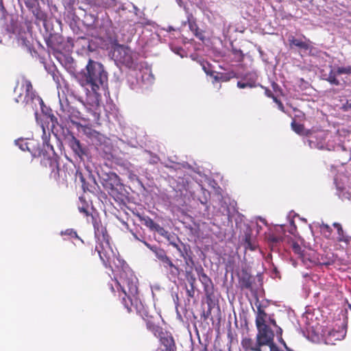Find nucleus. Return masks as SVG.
<instances>
[{"mask_svg":"<svg viewBox=\"0 0 351 351\" xmlns=\"http://www.w3.org/2000/svg\"><path fill=\"white\" fill-rule=\"evenodd\" d=\"M319 228H320L321 232L324 235V237L328 238L330 236L331 232H332V229L328 225L322 223L319 225Z\"/></svg>","mask_w":351,"mask_h":351,"instance_id":"obj_24","label":"nucleus"},{"mask_svg":"<svg viewBox=\"0 0 351 351\" xmlns=\"http://www.w3.org/2000/svg\"><path fill=\"white\" fill-rule=\"evenodd\" d=\"M149 327L151 329V326H149ZM152 330L154 335L160 339L162 344L157 351H174L173 349V339L171 336L164 333L158 326H153Z\"/></svg>","mask_w":351,"mask_h":351,"instance_id":"obj_8","label":"nucleus"},{"mask_svg":"<svg viewBox=\"0 0 351 351\" xmlns=\"http://www.w3.org/2000/svg\"><path fill=\"white\" fill-rule=\"evenodd\" d=\"M134 237L136 238V239L138 240V238L134 234Z\"/></svg>","mask_w":351,"mask_h":351,"instance_id":"obj_50","label":"nucleus"},{"mask_svg":"<svg viewBox=\"0 0 351 351\" xmlns=\"http://www.w3.org/2000/svg\"><path fill=\"white\" fill-rule=\"evenodd\" d=\"M333 226L335 227L337 229L339 228V227H341V226L339 223H334Z\"/></svg>","mask_w":351,"mask_h":351,"instance_id":"obj_44","label":"nucleus"},{"mask_svg":"<svg viewBox=\"0 0 351 351\" xmlns=\"http://www.w3.org/2000/svg\"><path fill=\"white\" fill-rule=\"evenodd\" d=\"M266 94H267V95L268 97H271L272 98H273V97H274V96H273L270 93H269V91H268V90H266Z\"/></svg>","mask_w":351,"mask_h":351,"instance_id":"obj_46","label":"nucleus"},{"mask_svg":"<svg viewBox=\"0 0 351 351\" xmlns=\"http://www.w3.org/2000/svg\"><path fill=\"white\" fill-rule=\"evenodd\" d=\"M19 3H20V0H19Z\"/></svg>","mask_w":351,"mask_h":351,"instance_id":"obj_53","label":"nucleus"},{"mask_svg":"<svg viewBox=\"0 0 351 351\" xmlns=\"http://www.w3.org/2000/svg\"><path fill=\"white\" fill-rule=\"evenodd\" d=\"M70 146L76 154L80 156L84 153L80 141L75 137L70 141Z\"/></svg>","mask_w":351,"mask_h":351,"instance_id":"obj_19","label":"nucleus"},{"mask_svg":"<svg viewBox=\"0 0 351 351\" xmlns=\"http://www.w3.org/2000/svg\"><path fill=\"white\" fill-rule=\"evenodd\" d=\"M259 343L263 348L272 345L274 338V332L271 328H257V334L256 336Z\"/></svg>","mask_w":351,"mask_h":351,"instance_id":"obj_10","label":"nucleus"},{"mask_svg":"<svg viewBox=\"0 0 351 351\" xmlns=\"http://www.w3.org/2000/svg\"><path fill=\"white\" fill-rule=\"evenodd\" d=\"M273 99L278 104V108L281 111H284V106H283L282 104L279 100H278V99L275 97H273Z\"/></svg>","mask_w":351,"mask_h":351,"instance_id":"obj_32","label":"nucleus"},{"mask_svg":"<svg viewBox=\"0 0 351 351\" xmlns=\"http://www.w3.org/2000/svg\"><path fill=\"white\" fill-rule=\"evenodd\" d=\"M70 73L86 92L85 102L88 110H95L99 106L101 91L105 89L108 82V74L104 66L89 60L85 71L75 73L71 70Z\"/></svg>","mask_w":351,"mask_h":351,"instance_id":"obj_2","label":"nucleus"},{"mask_svg":"<svg viewBox=\"0 0 351 351\" xmlns=\"http://www.w3.org/2000/svg\"><path fill=\"white\" fill-rule=\"evenodd\" d=\"M112 56L117 65H123L131 69L138 67L137 53L124 45H116L112 52Z\"/></svg>","mask_w":351,"mask_h":351,"instance_id":"obj_3","label":"nucleus"},{"mask_svg":"<svg viewBox=\"0 0 351 351\" xmlns=\"http://www.w3.org/2000/svg\"><path fill=\"white\" fill-rule=\"evenodd\" d=\"M337 232H338V234H339V240L340 241H344L346 243H348L349 242V240L348 239L346 238L343 234V229H342V227H339V228H337Z\"/></svg>","mask_w":351,"mask_h":351,"instance_id":"obj_30","label":"nucleus"},{"mask_svg":"<svg viewBox=\"0 0 351 351\" xmlns=\"http://www.w3.org/2000/svg\"><path fill=\"white\" fill-rule=\"evenodd\" d=\"M141 81L142 85H145L146 87L152 85L154 82V77L150 69L145 68L141 70Z\"/></svg>","mask_w":351,"mask_h":351,"instance_id":"obj_15","label":"nucleus"},{"mask_svg":"<svg viewBox=\"0 0 351 351\" xmlns=\"http://www.w3.org/2000/svg\"><path fill=\"white\" fill-rule=\"evenodd\" d=\"M329 134V132L325 130L311 133L308 140L309 146L311 148L318 149L332 150L334 147L333 145H332L329 141H326Z\"/></svg>","mask_w":351,"mask_h":351,"instance_id":"obj_6","label":"nucleus"},{"mask_svg":"<svg viewBox=\"0 0 351 351\" xmlns=\"http://www.w3.org/2000/svg\"><path fill=\"white\" fill-rule=\"evenodd\" d=\"M292 250L295 254H298L300 258H303L302 247L299 244L293 243L292 244Z\"/></svg>","mask_w":351,"mask_h":351,"instance_id":"obj_27","label":"nucleus"},{"mask_svg":"<svg viewBox=\"0 0 351 351\" xmlns=\"http://www.w3.org/2000/svg\"><path fill=\"white\" fill-rule=\"evenodd\" d=\"M288 41L291 46H295L300 49L311 52V42L304 38V40L300 38H296L293 36H290L288 38Z\"/></svg>","mask_w":351,"mask_h":351,"instance_id":"obj_13","label":"nucleus"},{"mask_svg":"<svg viewBox=\"0 0 351 351\" xmlns=\"http://www.w3.org/2000/svg\"><path fill=\"white\" fill-rule=\"evenodd\" d=\"M21 141V138H18V139L15 140L14 143L16 145L19 146V147L20 149H22V145L20 143Z\"/></svg>","mask_w":351,"mask_h":351,"instance_id":"obj_37","label":"nucleus"},{"mask_svg":"<svg viewBox=\"0 0 351 351\" xmlns=\"http://www.w3.org/2000/svg\"><path fill=\"white\" fill-rule=\"evenodd\" d=\"M337 75H339L337 73V69H334L331 67L328 73L322 74V78L328 81L330 84L337 86L339 84V81L337 79Z\"/></svg>","mask_w":351,"mask_h":351,"instance_id":"obj_17","label":"nucleus"},{"mask_svg":"<svg viewBox=\"0 0 351 351\" xmlns=\"http://www.w3.org/2000/svg\"><path fill=\"white\" fill-rule=\"evenodd\" d=\"M257 74L255 72H252L245 74L243 79L247 82H252L253 88L256 86V82L257 80Z\"/></svg>","mask_w":351,"mask_h":351,"instance_id":"obj_22","label":"nucleus"},{"mask_svg":"<svg viewBox=\"0 0 351 351\" xmlns=\"http://www.w3.org/2000/svg\"><path fill=\"white\" fill-rule=\"evenodd\" d=\"M350 308L351 309V304H350Z\"/></svg>","mask_w":351,"mask_h":351,"instance_id":"obj_52","label":"nucleus"},{"mask_svg":"<svg viewBox=\"0 0 351 351\" xmlns=\"http://www.w3.org/2000/svg\"><path fill=\"white\" fill-rule=\"evenodd\" d=\"M42 150L39 143L34 139L29 140L25 143V148L23 147V157L31 156L36 158L40 156Z\"/></svg>","mask_w":351,"mask_h":351,"instance_id":"obj_11","label":"nucleus"},{"mask_svg":"<svg viewBox=\"0 0 351 351\" xmlns=\"http://www.w3.org/2000/svg\"><path fill=\"white\" fill-rule=\"evenodd\" d=\"M160 262L162 265L165 269L169 270V275L170 276V278H176L178 276V275L180 274L179 268L172 263V261L168 256L165 257V259L161 261Z\"/></svg>","mask_w":351,"mask_h":351,"instance_id":"obj_14","label":"nucleus"},{"mask_svg":"<svg viewBox=\"0 0 351 351\" xmlns=\"http://www.w3.org/2000/svg\"><path fill=\"white\" fill-rule=\"evenodd\" d=\"M341 198L342 199L347 198L351 201V196L350 195V194L343 193Z\"/></svg>","mask_w":351,"mask_h":351,"instance_id":"obj_41","label":"nucleus"},{"mask_svg":"<svg viewBox=\"0 0 351 351\" xmlns=\"http://www.w3.org/2000/svg\"><path fill=\"white\" fill-rule=\"evenodd\" d=\"M187 23L191 31H192L193 33L198 31L197 25L195 23V19L191 14L187 13Z\"/></svg>","mask_w":351,"mask_h":351,"instance_id":"obj_21","label":"nucleus"},{"mask_svg":"<svg viewBox=\"0 0 351 351\" xmlns=\"http://www.w3.org/2000/svg\"><path fill=\"white\" fill-rule=\"evenodd\" d=\"M144 244L149 248L152 251V249H156L157 247L156 246H152L151 245H149L148 243H147L146 241H143Z\"/></svg>","mask_w":351,"mask_h":351,"instance_id":"obj_38","label":"nucleus"},{"mask_svg":"<svg viewBox=\"0 0 351 351\" xmlns=\"http://www.w3.org/2000/svg\"><path fill=\"white\" fill-rule=\"evenodd\" d=\"M153 223H154V222H153V221L151 219L148 218L146 220V225L147 226H151Z\"/></svg>","mask_w":351,"mask_h":351,"instance_id":"obj_40","label":"nucleus"},{"mask_svg":"<svg viewBox=\"0 0 351 351\" xmlns=\"http://www.w3.org/2000/svg\"><path fill=\"white\" fill-rule=\"evenodd\" d=\"M0 10L2 12L3 14L4 13L5 8L3 6V0H0Z\"/></svg>","mask_w":351,"mask_h":351,"instance_id":"obj_39","label":"nucleus"},{"mask_svg":"<svg viewBox=\"0 0 351 351\" xmlns=\"http://www.w3.org/2000/svg\"><path fill=\"white\" fill-rule=\"evenodd\" d=\"M241 345L245 351H263V346L259 343L256 337L255 339L248 337H243Z\"/></svg>","mask_w":351,"mask_h":351,"instance_id":"obj_12","label":"nucleus"},{"mask_svg":"<svg viewBox=\"0 0 351 351\" xmlns=\"http://www.w3.org/2000/svg\"><path fill=\"white\" fill-rule=\"evenodd\" d=\"M291 128L293 130L298 134L303 135L305 134L304 127L300 123L293 121L291 123Z\"/></svg>","mask_w":351,"mask_h":351,"instance_id":"obj_23","label":"nucleus"},{"mask_svg":"<svg viewBox=\"0 0 351 351\" xmlns=\"http://www.w3.org/2000/svg\"><path fill=\"white\" fill-rule=\"evenodd\" d=\"M152 252H154L156 258L160 261H162L167 257V254L162 249L157 247L156 249H152Z\"/></svg>","mask_w":351,"mask_h":351,"instance_id":"obj_25","label":"nucleus"},{"mask_svg":"<svg viewBox=\"0 0 351 351\" xmlns=\"http://www.w3.org/2000/svg\"><path fill=\"white\" fill-rule=\"evenodd\" d=\"M255 322L256 328H271V326H273L279 341L285 343L282 339V329L276 324L274 316L266 313L260 306L257 307Z\"/></svg>","mask_w":351,"mask_h":351,"instance_id":"obj_4","label":"nucleus"},{"mask_svg":"<svg viewBox=\"0 0 351 351\" xmlns=\"http://www.w3.org/2000/svg\"><path fill=\"white\" fill-rule=\"evenodd\" d=\"M337 73L338 75L351 74V66L337 67Z\"/></svg>","mask_w":351,"mask_h":351,"instance_id":"obj_26","label":"nucleus"},{"mask_svg":"<svg viewBox=\"0 0 351 351\" xmlns=\"http://www.w3.org/2000/svg\"><path fill=\"white\" fill-rule=\"evenodd\" d=\"M171 244H172L174 247H176L179 251H180V248H178V245H177V244L174 243H172Z\"/></svg>","mask_w":351,"mask_h":351,"instance_id":"obj_47","label":"nucleus"},{"mask_svg":"<svg viewBox=\"0 0 351 351\" xmlns=\"http://www.w3.org/2000/svg\"><path fill=\"white\" fill-rule=\"evenodd\" d=\"M193 187H189L186 191H189L191 196L193 199H197L202 205L205 206V212H208V206L207 205L208 198L210 196L209 192L202 187L200 185H197V189L195 191H191Z\"/></svg>","mask_w":351,"mask_h":351,"instance_id":"obj_9","label":"nucleus"},{"mask_svg":"<svg viewBox=\"0 0 351 351\" xmlns=\"http://www.w3.org/2000/svg\"><path fill=\"white\" fill-rule=\"evenodd\" d=\"M21 92H19V96H18V97H17V98H16V99H15V101H16V103H19V97H21Z\"/></svg>","mask_w":351,"mask_h":351,"instance_id":"obj_45","label":"nucleus"},{"mask_svg":"<svg viewBox=\"0 0 351 351\" xmlns=\"http://www.w3.org/2000/svg\"><path fill=\"white\" fill-rule=\"evenodd\" d=\"M172 50L177 54H178L179 56H180L181 57H183V54L182 53L184 52V50L182 49V48H178V47H176L174 49H172Z\"/></svg>","mask_w":351,"mask_h":351,"instance_id":"obj_33","label":"nucleus"},{"mask_svg":"<svg viewBox=\"0 0 351 351\" xmlns=\"http://www.w3.org/2000/svg\"><path fill=\"white\" fill-rule=\"evenodd\" d=\"M90 218L95 229V250L104 264L106 267L108 265L112 269L114 276L110 284L111 290L119 293V297L121 298L122 303L128 312H139L143 305L136 296L137 278L125 262L113 250L106 228L93 215H91Z\"/></svg>","mask_w":351,"mask_h":351,"instance_id":"obj_1","label":"nucleus"},{"mask_svg":"<svg viewBox=\"0 0 351 351\" xmlns=\"http://www.w3.org/2000/svg\"><path fill=\"white\" fill-rule=\"evenodd\" d=\"M199 280L204 285V288L206 289L211 284V280L209 277L204 272L203 269L200 267L197 269Z\"/></svg>","mask_w":351,"mask_h":351,"instance_id":"obj_18","label":"nucleus"},{"mask_svg":"<svg viewBox=\"0 0 351 351\" xmlns=\"http://www.w3.org/2000/svg\"><path fill=\"white\" fill-rule=\"evenodd\" d=\"M95 3L104 8H114L116 6V0H95Z\"/></svg>","mask_w":351,"mask_h":351,"instance_id":"obj_20","label":"nucleus"},{"mask_svg":"<svg viewBox=\"0 0 351 351\" xmlns=\"http://www.w3.org/2000/svg\"><path fill=\"white\" fill-rule=\"evenodd\" d=\"M111 190V193H114L115 191H118L119 188L121 189V184L119 176L116 173H111L108 176V182L107 183Z\"/></svg>","mask_w":351,"mask_h":351,"instance_id":"obj_16","label":"nucleus"},{"mask_svg":"<svg viewBox=\"0 0 351 351\" xmlns=\"http://www.w3.org/2000/svg\"><path fill=\"white\" fill-rule=\"evenodd\" d=\"M194 34L195 35V36L197 38H198L199 39L203 40H204V36H203V34L199 31H197L196 32L194 33Z\"/></svg>","mask_w":351,"mask_h":351,"instance_id":"obj_36","label":"nucleus"},{"mask_svg":"<svg viewBox=\"0 0 351 351\" xmlns=\"http://www.w3.org/2000/svg\"><path fill=\"white\" fill-rule=\"evenodd\" d=\"M246 245L247 247L251 250H254L256 247L255 245H252L247 238H246Z\"/></svg>","mask_w":351,"mask_h":351,"instance_id":"obj_34","label":"nucleus"},{"mask_svg":"<svg viewBox=\"0 0 351 351\" xmlns=\"http://www.w3.org/2000/svg\"><path fill=\"white\" fill-rule=\"evenodd\" d=\"M140 82H138V80H137V82L136 84H139ZM136 86H137V84H132V86H131V88L132 89H136Z\"/></svg>","mask_w":351,"mask_h":351,"instance_id":"obj_43","label":"nucleus"},{"mask_svg":"<svg viewBox=\"0 0 351 351\" xmlns=\"http://www.w3.org/2000/svg\"><path fill=\"white\" fill-rule=\"evenodd\" d=\"M173 28L172 27H168V31H171V30H173Z\"/></svg>","mask_w":351,"mask_h":351,"instance_id":"obj_49","label":"nucleus"},{"mask_svg":"<svg viewBox=\"0 0 351 351\" xmlns=\"http://www.w3.org/2000/svg\"><path fill=\"white\" fill-rule=\"evenodd\" d=\"M323 334L319 335L315 334L311 337V341L315 343H324L325 344L333 345L337 341L343 340L346 335V330L343 328L338 329L327 330L323 331Z\"/></svg>","mask_w":351,"mask_h":351,"instance_id":"obj_5","label":"nucleus"},{"mask_svg":"<svg viewBox=\"0 0 351 351\" xmlns=\"http://www.w3.org/2000/svg\"><path fill=\"white\" fill-rule=\"evenodd\" d=\"M214 79H215V81H216V82H217V81H218L219 77H218V76H217V75H215V76H214Z\"/></svg>","mask_w":351,"mask_h":351,"instance_id":"obj_48","label":"nucleus"},{"mask_svg":"<svg viewBox=\"0 0 351 351\" xmlns=\"http://www.w3.org/2000/svg\"><path fill=\"white\" fill-rule=\"evenodd\" d=\"M237 87L239 88H247V87H249V88H253V84L252 82H237Z\"/></svg>","mask_w":351,"mask_h":351,"instance_id":"obj_29","label":"nucleus"},{"mask_svg":"<svg viewBox=\"0 0 351 351\" xmlns=\"http://www.w3.org/2000/svg\"><path fill=\"white\" fill-rule=\"evenodd\" d=\"M188 281L190 283L191 286L193 287L194 283L195 282V278L193 276H190L188 277Z\"/></svg>","mask_w":351,"mask_h":351,"instance_id":"obj_35","label":"nucleus"},{"mask_svg":"<svg viewBox=\"0 0 351 351\" xmlns=\"http://www.w3.org/2000/svg\"><path fill=\"white\" fill-rule=\"evenodd\" d=\"M61 234L62 235L66 234V235L71 236V237L77 238L79 240H80L82 243H83V241L82 239H80L79 238V237L77 236V232L72 229H68V230H65L64 232H62Z\"/></svg>","mask_w":351,"mask_h":351,"instance_id":"obj_28","label":"nucleus"},{"mask_svg":"<svg viewBox=\"0 0 351 351\" xmlns=\"http://www.w3.org/2000/svg\"><path fill=\"white\" fill-rule=\"evenodd\" d=\"M25 102L27 105H29L31 108L35 110V114H37V110L39 107L43 113L47 114L45 106L43 99L38 95L36 92L34 90L30 82H25Z\"/></svg>","mask_w":351,"mask_h":351,"instance_id":"obj_7","label":"nucleus"},{"mask_svg":"<svg viewBox=\"0 0 351 351\" xmlns=\"http://www.w3.org/2000/svg\"><path fill=\"white\" fill-rule=\"evenodd\" d=\"M203 69L204 70V71L208 74V75H213V72H210L209 73L207 70H206V68L205 66V65H203Z\"/></svg>","mask_w":351,"mask_h":351,"instance_id":"obj_42","label":"nucleus"},{"mask_svg":"<svg viewBox=\"0 0 351 351\" xmlns=\"http://www.w3.org/2000/svg\"><path fill=\"white\" fill-rule=\"evenodd\" d=\"M17 86L14 88V92H16Z\"/></svg>","mask_w":351,"mask_h":351,"instance_id":"obj_51","label":"nucleus"},{"mask_svg":"<svg viewBox=\"0 0 351 351\" xmlns=\"http://www.w3.org/2000/svg\"><path fill=\"white\" fill-rule=\"evenodd\" d=\"M79 210L80 213H84L85 215H86V216L88 215V210L87 206H80Z\"/></svg>","mask_w":351,"mask_h":351,"instance_id":"obj_31","label":"nucleus"}]
</instances>
